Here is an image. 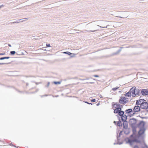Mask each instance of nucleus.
Wrapping results in <instances>:
<instances>
[{
  "mask_svg": "<svg viewBox=\"0 0 148 148\" xmlns=\"http://www.w3.org/2000/svg\"><path fill=\"white\" fill-rule=\"evenodd\" d=\"M133 128V134L131 135L130 138H126L125 139L126 142L127 143H129L130 145H132L135 143L141 142L144 143V139L143 141L141 140V137L138 138L139 134L138 136H136V132L135 128L136 127H132Z\"/></svg>",
  "mask_w": 148,
  "mask_h": 148,
  "instance_id": "obj_1",
  "label": "nucleus"
},
{
  "mask_svg": "<svg viewBox=\"0 0 148 148\" xmlns=\"http://www.w3.org/2000/svg\"><path fill=\"white\" fill-rule=\"evenodd\" d=\"M145 124V122L143 121H141L140 122L139 124L137 125V126L139 127L140 128V130L138 132V134H139V136L138 138L141 137V140L143 141V139L145 136L144 135V132L145 131V129L144 126Z\"/></svg>",
  "mask_w": 148,
  "mask_h": 148,
  "instance_id": "obj_2",
  "label": "nucleus"
},
{
  "mask_svg": "<svg viewBox=\"0 0 148 148\" xmlns=\"http://www.w3.org/2000/svg\"><path fill=\"white\" fill-rule=\"evenodd\" d=\"M140 90L138 89H136L135 87H133L130 89V92H132V96L135 97L136 95H138L140 92Z\"/></svg>",
  "mask_w": 148,
  "mask_h": 148,
  "instance_id": "obj_3",
  "label": "nucleus"
},
{
  "mask_svg": "<svg viewBox=\"0 0 148 148\" xmlns=\"http://www.w3.org/2000/svg\"><path fill=\"white\" fill-rule=\"evenodd\" d=\"M129 123L132 127H137V125L136 124V121L135 119H131L129 121Z\"/></svg>",
  "mask_w": 148,
  "mask_h": 148,
  "instance_id": "obj_4",
  "label": "nucleus"
},
{
  "mask_svg": "<svg viewBox=\"0 0 148 148\" xmlns=\"http://www.w3.org/2000/svg\"><path fill=\"white\" fill-rule=\"evenodd\" d=\"M140 107L143 109H145L147 111H148V103L147 102H143L142 103H141Z\"/></svg>",
  "mask_w": 148,
  "mask_h": 148,
  "instance_id": "obj_5",
  "label": "nucleus"
},
{
  "mask_svg": "<svg viewBox=\"0 0 148 148\" xmlns=\"http://www.w3.org/2000/svg\"><path fill=\"white\" fill-rule=\"evenodd\" d=\"M140 110V108L139 106H138L134 107L133 112H132V115H133L136 114V112H139Z\"/></svg>",
  "mask_w": 148,
  "mask_h": 148,
  "instance_id": "obj_6",
  "label": "nucleus"
},
{
  "mask_svg": "<svg viewBox=\"0 0 148 148\" xmlns=\"http://www.w3.org/2000/svg\"><path fill=\"white\" fill-rule=\"evenodd\" d=\"M113 108H114L115 109H120V110H121V106H120V104L119 103L114 104V105H113Z\"/></svg>",
  "mask_w": 148,
  "mask_h": 148,
  "instance_id": "obj_7",
  "label": "nucleus"
},
{
  "mask_svg": "<svg viewBox=\"0 0 148 148\" xmlns=\"http://www.w3.org/2000/svg\"><path fill=\"white\" fill-rule=\"evenodd\" d=\"M141 93L143 95H148V91L146 90L143 89L141 91Z\"/></svg>",
  "mask_w": 148,
  "mask_h": 148,
  "instance_id": "obj_8",
  "label": "nucleus"
},
{
  "mask_svg": "<svg viewBox=\"0 0 148 148\" xmlns=\"http://www.w3.org/2000/svg\"><path fill=\"white\" fill-rule=\"evenodd\" d=\"M126 100L125 97L121 98L119 100V103H124L126 102Z\"/></svg>",
  "mask_w": 148,
  "mask_h": 148,
  "instance_id": "obj_9",
  "label": "nucleus"
},
{
  "mask_svg": "<svg viewBox=\"0 0 148 148\" xmlns=\"http://www.w3.org/2000/svg\"><path fill=\"white\" fill-rule=\"evenodd\" d=\"M125 112L126 113L129 114L130 113H131V114L132 115V112H133V110L131 109H129L127 110H125Z\"/></svg>",
  "mask_w": 148,
  "mask_h": 148,
  "instance_id": "obj_10",
  "label": "nucleus"
},
{
  "mask_svg": "<svg viewBox=\"0 0 148 148\" xmlns=\"http://www.w3.org/2000/svg\"><path fill=\"white\" fill-rule=\"evenodd\" d=\"M121 119L123 121H125L127 119V116L125 115H123L121 116Z\"/></svg>",
  "mask_w": 148,
  "mask_h": 148,
  "instance_id": "obj_11",
  "label": "nucleus"
},
{
  "mask_svg": "<svg viewBox=\"0 0 148 148\" xmlns=\"http://www.w3.org/2000/svg\"><path fill=\"white\" fill-rule=\"evenodd\" d=\"M146 101L143 99H141L139 100V101H137L136 102V103L138 105H140L141 103H142L143 102H145Z\"/></svg>",
  "mask_w": 148,
  "mask_h": 148,
  "instance_id": "obj_12",
  "label": "nucleus"
},
{
  "mask_svg": "<svg viewBox=\"0 0 148 148\" xmlns=\"http://www.w3.org/2000/svg\"><path fill=\"white\" fill-rule=\"evenodd\" d=\"M131 95L132 96V92H130V90L129 92H127L125 94V96L128 97L130 96Z\"/></svg>",
  "mask_w": 148,
  "mask_h": 148,
  "instance_id": "obj_13",
  "label": "nucleus"
},
{
  "mask_svg": "<svg viewBox=\"0 0 148 148\" xmlns=\"http://www.w3.org/2000/svg\"><path fill=\"white\" fill-rule=\"evenodd\" d=\"M121 110H120V109H115L114 110V112L115 113H119V112Z\"/></svg>",
  "mask_w": 148,
  "mask_h": 148,
  "instance_id": "obj_14",
  "label": "nucleus"
},
{
  "mask_svg": "<svg viewBox=\"0 0 148 148\" xmlns=\"http://www.w3.org/2000/svg\"><path fill=\"white\" fill-rule=\"evenodd\" d=\"M23 19H27V18H23ZM23 19H19L17 21H16L14 22H13L12 23H19V22H21L20 21L21 20H22Z\"/></svg>",
  "mask_w": 148,
  "mask_h": 148,
  "instance_id": "obj_15",
  "label": "nucleus"
},
{
  "mask_svg": "<svg viewBox=\"0 0 148 148\" xmlns=\"http://www.w3.org/2000/svg\"><path fill=\"white\" fill-rule=\"evenodd\" d=\"M97 26L100 27L101 28H107L109 29L110 28V25H107L106 27H101V26L99 25H97Z\"/></svg>",
  "mask_w": 148,
  "mask_h": 148,
  "instance_id": "obj_16",
  "label": "nucleus"
},
{
  "mask_svg": "<svg viewBox=\"0 0 148 148\" xmlns=\"http://www.w3.org/2000/svg\"><path fill=\"white\" fill-rule=\"evenodd\" d=\"M45 45H46V46H51L49 44H47L46 43V42H44L43 44L42 45H40V46H43V45L45 46Z\"/></svg>",
  "mask_w": 148,
  "mask_h": 148,
  "instance_id": "obj_17",
  "label": "nucleus"
},
{
  "mask_svg": "<svg viewBox=\"0 0 148 148\" xmlns=\"http://www.w3.org/2000/svg\"><path fill=\"white\" fill-rule=\"evenodd\" d=\"M124 114V112L123 111H120L119 112V115L121 116H123Z\"/></svg>",
  "mask_w": 148,
  "mask_h": 148,
  "instance_id": "obj_18",
  "label": "nucleus"
},
{
  "mask_svg": "<svg viewBox=\"0 0 148 148\" xmlns=\"http://www.w3.org/2000/svg\"><path fill=\"white\" fill-rule=\"evenodd\" d=\"M10 58V57H4L1 58H0V60H3L5 59H8Z\"/></svg>",
  "mask_w": 148,
  "mask_h": 148,
  "instance_id": "obj_19",
  "label": "nucleus"
},
{
  "mask_svg": "<svg viewBox=\"0 0 148 148\" xmlns=\"http://www.w3.org/2000/svg\"><path fill=\"white\" fill-rule=\"evenodd\" d=\"M117 126H121V122L120 121H118L117 123Z\"/></svg>",
  "mask_w": 148,
  "mask_h": 148,
  "instance_id": "obj_20",
  "label": "nucleus"
},
{
  "mask_svg": "<svg viewBox=\"0 0 148 148\" xmlns=\"http://www.w3.org/2000/svg\"><path fill=\"white\" fill-rule=\"evenodd\" d=\"M142 148H148V147L144 143V146L142 147Z\"/></svg>",
  "mask_w": 148,
  "mask_h": 148,
  "instance_id": "obj_21",
  "label": "nucleus"
},
{
  "mask_svg": "<svg viewBox=\"0 0 148 148\" xmlns=\"http://www.w3.org/2000/svg\"><path fill=\"white\" fill-rule=\"evenodd\" d=\"M63 53H66L68 55H70L72 54L71 53H70L69 52H64Z\"/></svg>",
  "mask_w": 148,
  "mask_h": 148,
  "instance_id": "obj_22",
  "label": "nucleus"
},
{
  "mask_svg": "<svg viewBox=\"0 0 148 148\" xmlns=\"http://www.w3.org/2000/svg\"><path fill=\"white\" fill-rule=\"evenodd\" d=\"M119 88V87H116V88H112V90L113 91H115V90H117V89H118Z\"/></svg>",
  "mask_w": 148,
  "mask_h": 148,
  "instance_id": "obj_23",
  "label": "nucleus"
},
{
  "mask_svg": "<svg viewBox=\"0 0 148 148\" xmlns=\"http://www.w3.org/2000/svg\"><path fill=\"white\" fill-rule=\"evenodd\" d=\"M15 51H11L10 52V53L11 55H14L15 54Z\"/></svg>",
  "mask_w": 148,
  "mask_h": 148,
  "instance_id": "obj_24",
  "label": "nucleus"
},
{
  "mask_svg": "<svg viewBox=\"0 0 148 148\" xmlns=\"http://www.w3.org/2000/svg\"><path fill=\"white\" fill-rule=\"evenodd\" d=\"M54 83L55 84H59L60 83V82H54Z\"/></svg>",
  "mask_w": 148,
  "mask_h": 148,
  "instance_id": "obj_25",
  "label": "nucleus"
},
{
  "mask_svg": "<svg viewBox=\"0 0 148 148\" xmlns=\"http://www.w3.org/2000/svg\"><path fill=\"white\" fill-rule=\"evenodd\" d=\"M4 45L5 46H7L8 45V46H11V45L10 44H8L7 43H5Z\"/></svg>",
  "mask_w": 148,
  "mask_h": 148,
  "instance_id": "obj_26",
  "label": "nucleus"
},
{
  "mask_svg": "<svg viewBox=\"0 0 148 148\" xmlns=\"http://www.w3.org/2000/svg\"><path fill=\"white\" fill-rule=\"evenodd\" d=\"M38 37L37 36H33V39H38Z\"/></svg>",
  "mask_w": 148,
  "mask_h": 148,
  "instance_id": "obj_27",
  "label": "nucleus"
},
{
  "mask_svg": "<svg viewBox=\"0 0 148 148\" xmlns=\"http://www.w3.org/2000/svg\"><path fill=\"white\" fill-rule=\"evenodd\" d=\"M97 31V30H94V31H92V30H90V31H88V32H95L96 31Z\"/></svg>",
  "mask_w": 148,
  "mask_h": 148,
  "instance_id": "obj_28",
  "label": "nucleus"
},
{
  "mask_svg": "<svg viewBox=\"0 0 148 148\" xmlns=\"http://www.w3.org/2000/svg\"><path fill=\"white\" fill-rule=\"evenodd\" d=\"M85 103H86L89 104H91L92 105V103H88V102H87V101H85V102H84Z\"/></svg>",
  "mask_w": 148,
  "mask_h": 148,
  "instance_id": "obj_29",
  "label": "nucleus"
},
{
  "mask_svg": "<svg viewBox=\"0 0 148 148\" xmlns=\"http://www.w3.org/2000/svg\"><path fill=\"white\" fill-rule=\"evenodd\" d=\"M96 101V100L95 99H93L91 100V101L92 102H95Z\"/></svg>",
  "mask_w": 148,
  "mask_h": 148,
  "instance_id": "obj_30",
  "label": "nucleus"
},
{
  "mask_svg": "<svg viewBox=\"0 0 148 148\" xmlns=\"http://www.w3.org/2000/svg\"><path fill=\"white\" fill-rule=\"evenodd\" d=\"M5 54V53H0V55H4Z\"/></svg>",
  "mask_w": 148,
  "mask_h": 148,
  "instance_id": "obj_31",
  "label": "nucleus"
},
{
  "mask_svg": "<svg viewBox=\"0 0 148 148\" xmlns=\"http://www.w3.org/2000/svg\"><path fill=\"white\" fill-rule=\"evenodd\" d=\"M107 24L106 23V22H104L103 24V25H106Z\"/></svg>",
  "mask_w": 148,
  "mask_h": 148,
  "instance_id": "obj_32",
  "label": "nucleus"
},
{
  "mask_svg": "<svg viewBox=\"0 0 148 148\" xmlns=\"http://www.w3.org/2000/svg\"><path fill=\"white\" fill-rule=\"evenodd\" d=\"M5 64V63H0V65H3L4 64Z\"/></svg>",
  "mask_w": 148,
  "mask_h": 148,
  "instance_id": "obj_33",
  "label": "nucleus"
},
{
  "mask_svg": "<svg viewBox=\"0 0 148 148\" xmlns=\"http://www.w3.org/2000/svg\"><path fill=\"white\" fill-rule=\"evenodd\" d=\"M94 76L95 77H99V76L98 75H94Z\"/></svg>",
  "mask_w": 148,
  "mask_h": 148,
  "instance_id": "obj_34",
  "label": "nucleus"
},
{
  "mask_svg": "<svg viewBox=\"0 0 148 148\" xmlns=\"http://www.w3.org/2000/svg\"><path fill=\"white\" fill-rule=\"evenodd\" d=\"M134 148H138V147L137 146H135L134 147Z\"/></svg>",
  "mask_w": 148,
  "mask_h": 148,
  "instance_id": "obj_35",
  "label": "nucleus"
},
{
  "mask_svg": "<svg viewBox=\"0 0 148 148\" xmlns=\"http://www.w3.org/2000/svg\"><path fill=\"white\" fill-rule=\"evenodd\" d=\"M4 6V5H1L0 6V8L3 7Z\"/></svg>",
  "mask_w": 148,
  "mask_h": 148,
  "instance_id": "obj_36",
  "label": "nucleus"
},
{
  "mask_svg": "<svg viewBox=\"0 0 148 148\" xmlns=\"http://www.w3.org/2000/svg\"><path fill=\"white\" fill-rule=\"evenodd\" d=\"M122 133V132L121 131V132H120V133H119V137L121 134V133Z\"/></svg>",
  "mask_w": 148,
  "mask_h": 148,
  "instance_id": "obj_37",
  "label": "nucleus"
},
{
  "mask_svg": "<svg viewBox=\"0 0 148 148\" xmlns=\"http://www.w3.org/2000/svg\"><path fill=\"white\" fill-rule=\"evenodd\" d=\"M45 47H43V50H46V49H45Z\"/></svg>",
  "mask_w": 148,
  "mask_h": 148,
  "instance_id": "obj_38",
  "label": "nucleus"
},
{
  "mask_svg": "<svg viewBox=\"0 0 148 148\" xmlns=\"http://www.w3.org/2000/svg\"><path fill=\"white\" fill-rule=\"evenodd\" d=\"M122 143H119L118 142V144L119 145L121 144Z\"/></svg>",
  "mask_w": 148,
  "mask_h": 148,
  "instance_id": "obj_39",
  "label": "nucleus"
},
{
  "mask_svg": "<svg viewBox=\"0 0 148 148\" xmlns=\"http://www.w3.org/2000/svg\"><path fill=\"white\" fill-rule=\"evenodd\" d=\"M99 103H98L97 104V106H99Z\"/></svg>",
  "mask_w": 148,
  "mask_h": 148,
  "instance_id": "obj_40",
  "label": "nucleus"
},
{
  "mask_svg": "<svg viewBox=\"0 0 148 148\" xmlns=\"http://www.w3.org/2000/svg\"><path fill=\"white\" fill-rule=\"evenodd\" d=\"M99 96H100V98H102V96L101 95H100Z\"/></svg>",
  "mask_w": 148,
  "mask_h": 148,
  "instance_id": "obj_41",
  "label": "nucleus"
},
{
  "mask_svg": "<svg viewBox=\"0 0 148 148\" xmlns=\"http://www.w3.org/2000/svg\"><path fill=\"white\" fill-rule=\"evenodd\" d=\"M120 51H121V50H119V52H118L117 53H119V52H120Z\"/></svg>",
  "mask_w": 148,
  "mask_h": 148,
  "instance_id": "obj_42",
  "label": "nucleus"
},
{
  "mask_svg": "<svg viewBox=\"0 0 148 148\" xmlns=\"http://www.w3.org/2000/svg\"><path fill=\"white\" fill-rule=\"evenodd\" d=\"M49 82H48V86H49Z\"/></svg>",
  "mask_w": 148,
  "mask_h": 148,
  "instance_id": "obj_43",
  "label": "nucleus"
},
{
  "mask_svg": "<svg viewBox=\"0 0 148 148\" xmlns=\"http://www.w3.org/2000/svg\"><path fill=\"white\" fill-rule=\"evenodd\" d=\"M125 134H128L127 133H126L125 132Z\"/></svg>",
  "mask_w": 148,
  "mask_h": 148,
  "instance_id": "obj_44",
  "label": "nucleus"
},
{
  "mask_svg": "<svg viewBox=\"0 0 148 148\" xmlns=\"http://www.w3.org/2000/svg\"><path fill=\"white\" fill-rule=\"evenodd\" d=\"M118 140H119V137H118Z\"/></svg>",
  "mask_w": 148,
  "mask_h": 148,
  "instance_id": "obj_45",
  "label": "nucleus"
},
{
  "mask_svg": "<svg viewBox=\"0 0 148 148\" xmlns=\"http://www.w3.org/2000/svg\"><path fill=\"white\" fill-rule=\"evenodd\" d=\"M114 123H116V122L115 121H114Z\"/></svg>",
  "mask_w": 148,
  "mask_h": 148,
  "instance_id": "obj_46",
  "label": "nucleus"
},
{
  "mask_svg": "<svg viewBox=\"0 0 148 148\" xmlns=\"http://www.w3.org/2000/svg\"><path fill=\"white\" fill-rule=\"evenodd\" d=\"M92 83H93L92 82H90V83H91V84H92Z\"/></svg>",
  "mask_w": 148,
  "mask_h": 148,
  "instance_id": "obj_47",
  "label": "nucleus"
},
{
  "mask_svg": "<svg viewBox=\"0 0 148 148\" xmlns=\"http://www.w3.org/2000/svg\"><path fill=\"white\" fill-rule=\"evenodd\" d=\"M127 131H128L129 130L128 129H127Z\"/></svg>",
  "mask_w": 148,
  "mask_h": 148,
  "instance_id": "obj_48",
  "label": "nucleus"
},
{
  "mask_svg": "<svg viewBox=\"0 0 148 148\" xmlns=\"http://www.w3.org/2000/svg\"><path fill=\"white\" fill-rule=\"evenodd\" d=\"M120 17V18H122L121 17Z\"/></svg>",
  "mask_w": 148,
  "mask_h": 148,
  "instance_id": "obj_49",
  "label": "nucleus"
},
{
  "mask_svg": "<svg viewBox=\"0 0 148 148\" xmlns=\"http://www.w3.org/2000/svg\"><path fill=\"white\" fill-rule=\"evenodd\" d=\"M87 32H88V31H87ZM86 32H87V31H86Z\"/></svg>",
  "mask_w": 148,
  "mask_h": 148,
  "instance_id": "obj_50",
  "label": "nucleus"
}]
</instances>
